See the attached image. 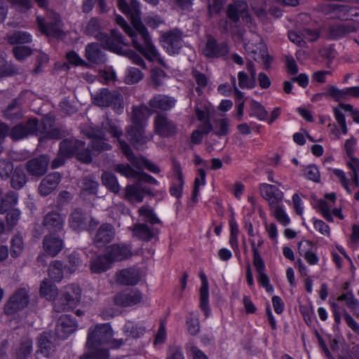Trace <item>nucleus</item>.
Returning <instances> with one entry per match:
<instances>
[{
	"label": "nucleus",
	"instance_id": "1",
	"mask_svg": "<svg viewBox=\"0 0 359 359\" xmlns=\"http://www.w3.org/2000/svg\"><path fill=\"white\" fill-rule=\"evenodd\" d=\"M102 130L91 126H86L81 132L87 137L92 139V147L95 151H104L111 149L104 139L105 132H108L113 137H116L118 146L127 159L138 170L147 169L153 173H158L159 168L142 156H135L130 146L124 140L120 139L123 133L118 126L111 120L107 119L102 123Z\"/></svg>",
	"mask_w": 359,
	"mask_h": 359
},
{
	"label": "nucleus",
	"instance_id": "2",
	"mask_svg": "<svg viewBox=\"0 0 359 359\" xmlns=\"http://www.w3.org/2000/svg\"><path fill=\"white\" fill-rule=\"evenodd\" d=\"M114 332L109 324L97 325L89 330L86 345L88 352L81 356L80 359H107V347L117 348L123 344V340L113 339Z\"/></svg>",
	"mask_w": 359,
	"mask_h": 359
},
{
	"label": "nucleus",
	"instance_id": "3",
	"mask_svg": "<svg viewBox=\"0 0 359 359\" xmlns=\"http://www.w3.org/2000/svg\"><path fill=\"white\" fill-rule=\"evenodd\" d=\"M121 29L131 38L133 47L147 60L157 62L166 67L163 60L152 43L150 36L143 24H119Z\"/></svg>",
	"mask_w": 359,
	"mask_h": 359
},
{
	"label": "nucleus",
	"instance_id": "4",
	"mask_svg": "<svg viewBox=\"0 0 359 359\" xmlns=\"http://www.w3.org/2000/svg\"><path fill=\"white\" fill-rule=\"evenodd\" d=\"M41 294L50 301H54L56 312L69 311L75 307L81 300V290L76 285H70L65 288L61 297L56 299L57 288L48 280H43L40 288Z\"/></svg>",
	"mask_w": 359,
	"mask_h": 359
},
{
	"label": "nucleus",
	"instance_id": "5",
	"mask_svg": "<svg viewBox=\"0 0 359 359\" xmlns=\"http://www.w3.org/2000/svg\"><path fill=\"white\" fill-rule=\"evenodd\" d=\"M231 34L236 39H242L244 42V47L249 55L255 61L262 62L264 69L270 68L273 57L269 54L266 44L258 34L249 32L250 39L245 42L244 30L241 24H233L232 26Z\"/></svg>",
	"mask_w": 359,
	"mask_h": 359
},
{
	"label": "nucleus",
	"instance_id": "6",
	"mask_svg": "<svg viewBox=\"0 0 359 359\" xmlns=\"http://www.w3.org/2000/svg\"><path fill=\"white\" fill-rule=\"evenodd\" d=\"M100 24H87L86 32L88 34L93 36L100 41L105 48L118 53L121 50L124 44L123 37L115 29H112L111 35L100 30Z\"/></svg>",
	"mask_w": 359,
	"mask_h": 359
},
{
	"label": "nucleus",
	"instance_id": "7",
	"mask_svg": "<svg viewBox=\"0 0 359 359\" xmlns=\"http://www.w3.org/2000/svg\"><path fill=\"white\" fill-rule=\"evenodd\" d=\"M93 103L100 107H111L116 113L121 114L123 111V99L117 90L102 88L92 95Z\"/></svg>",
	"mask_w": 359,
	"mask_h": 359
},
{
	"label": "nucleus",
	"instance_id": "8",
	"mask_svg": "<svg viewBox=\"0 0 359 359\" xmlns=\"http://www.w3.org/2000/svg\"><path fill=\"white\" fill-rule=\"evenodd\" d=\"M62 152L69 154V156L74 155L79 161L85 163L92 161L90 151L81 140L67 139L62 141Z\"/></svg>",
	"mask_w": 359,
	"mask_h": 359
},
{
	"label": "nucleus",
	"instance_id": "9",
	"mask_svg": "<svg viewBox=\"0 0 359 359\" xmlns=\"http://www.w3.org/2000/svg\"><path fill=\"white\" fill-rule=\"evenodd\" d=\"M342 109L351 112L354 111L352 105L348 104H339V107H335L334 109V115L338 126L336 124L330 123L328 127L330 128L331 133L334 135V139L336 140L341 138L340 130L344 135H346L348 133V127Z\"/></svg>",
	"mask_w": 359,
	"mask_h": 359
},
{
	"label": "nucleus",
	"instance_id": "10",
	"mask_svg": "<svg viewBox=\"0 0 359 359\" xmlns=\"http://www.w3.org/2000/svg\"><path fill=\"white\" fill-rule=\"evenodd\" d=\"M155 133L163 137H168L176 135L178 133L177 124L169 119L168 117L162 114H158L154 121Z\"/></svg>",
	"mask_w": 359,
	"mask_h": 359
},
{
	"label": "nucleus",
	"instance_id": "11",
	"mask_svg": "<svg viewBox=\"0 0 359 359\" xmlns=\"http://www.w3.org/2000/svg\"><path fill=\"white\" fill-rule=\"evenodd\" d=\"M250 243L253 252V264L258 273L257 280L262 286L266 288V290L268 292H272L273 287L270 284L269 278L265 273V265L264 261L259 255L257 248L255 246V241H250Z\"/></svg>",
	"mask_w": 359,
	"mask_h": 359
},
{
	"label": "nucleus",
	"instance_id": "12",
	"mask_svg": "<svg viewBox=\"0 0 359 359\" xmlns=\"http://www.w3.org/2000/svg\"><path fill=\"white\" fill-rule=\"evenodd\" d=\"M115 305L121 307H130L140 304L142 300V294L138 290L126 289L116 293L114 298Z\"/></svg>",
	"mask_w": 359,
	"mask_h": 359
},
{
	"label": "nucleus",
	"instance_id": "13",
	"mask_svg": "<svg viewBox=\"0 0 359 359\" xmlns=\"http://www.w3.org/2000/svg\"><path fill=\"white\" fill-rule=\"evenodd\" d=\"M161 41L170 55L177 54L182 47V33L177 29L163 33L161 36Z\"/></svg>",
	"mask_w": 359,
	"mask_h": 359
},
{
	"label": "nucleus",
	"instance_id": "14",
	"mask_svg": "<svg viewBox=\"0 0 359 359\" xmlns=\"http://www.w3.org/2000/svg\"><path fill=\"white\" fill-rule=\"evenodd\" d=\"M28 302L26 290L20 289L9 298L4 306V311L6 314L15 313L27 306Z\"/></svg>",
	"mask_w": 359,
	"mask_h": 359
},
{
	"label": "nucleus",
	"instance_id": "15",
	"mask_svg": "<svg viewBox=\"0 0 359 359\" xmlns=\"http://www.w3.org/2000/svg\"><path fill=\"white\" fill-rule=\"evenodd\" d=\"M146 126L147 125H131L128 127L126 136L133 145H142L153 138L152 134H146Z\"/></svg>",
	"mask_w": 359,
	"mask_h": 359
},
{
	"label": "nucleus",
	"instance_id": "16",
	"mask_svg": "<svg viewBox=\"0 0 359 359\" xmlns=\"http://www.w3.org/2000/svg\"><path fill=\"white\" fill-rule=\"evenodd\" d=\"M226 15L233 22H237L242 18L243 21L248 22L249 14L247 2L245 0H233V3L228 6Z\"/></svg>",
	"mask_w": 359,
	"mask_h": 359
},
{
	"label": "nucleus",
	"instance_id": "17",
	"mask_svg": "<svg viewBox=\"0 0 359 359\" xmlns=\"http://www.w3.org/2000/svg\"><path fill=\"white\" fill-rule=\"evenodd\" d=\"M105 258L111 264L128 259L132 255L131 248L125 244H113L105 250Z\"/></svg>",
	"mask_w": 359,
	"mask_h": 359
},
{
	"label": "nucleus",
	"instance_id": "18",
	"mask_svg": "<svg viewBox=\"0 0 359 359\" xmlns=\"http://www.w3.org/2000/svg\"><path fill=\"white\" fill-rule=\"evenodd\" d=\"M260 194L266 200L271 208L280 205L283 198V193L276 186L262 184L259 187Z\"/></svg>",
	"mask_w": 359,
	"mask_h": 359
},
{
	"label": "nucleus",
	"instance_id": "19",
	"mask_svg": "<svg viewBox=\"0 0 359 359\" xmlns=\"http://www.w3.org/2000/svg\"><path fill=\"white\" fill-rule=\"evenodd\" d=\"M90 220V226L97 225V222L83 212L82 210L76 208L69 215V226L74 231H82L86 228L87 222Z\"/></svg>",
	"mask_w": 359,
	"mask_h": 359
},
{
	"label": "nucleus",
	"instance_id": "20",
	"mask_svg": "<svg viewBox=\"0 0 359 359\" xmlns=\"http://www.w3.org/2000/svg\"><path fill=\"white\" fill-rule=\"evenodd\" d=\"M117 283L122 285H135L141 280L138 269L130 267L118 271L115 275Z\"/></svg>",
	"mask_w": 359,
	"mask_h": 359
},
{
	"label": "nucleus",
	"instance_id": "21",
	"mask_svg": "<svg viewBox=\"0 0 359 359\" xmlns=\"http://www.w3.org/2000/svg\"><path fill=\"white\" fill-rule=\"evenodd\" d=\"M37 129V119H29L25 123H19L12 128L9 135L14 140H18L34 134Z\"/></svg>",
	"mask_w": 359,
	"mask_h": 359
},
{
	"label": "nucleus",
	"instance_id": "22",
	"mask_svg": "<svg viewBox=\"0 0 359 359\" xmlns=\"http://www.w3.org/2000/svg\"><path fill=\"white\" fill-rule=\"evenodd\" d=\"M119 9L124 13L130 22H142L140 4L137 0H130L128 4L126 0H117Z\"/></svg>",
	"mask_w": 359,
	"mask_h": 359
},
{
	"label": "nucleus",
	"instance_id": "23",
	"mask_svg": "<svg viewBox=\"0 0 359 359\" xmlns=\"http://www.w3.org/2000/svg\"><path fill=\"white\" fill-rule=\"evenodd\" d=\"M228 52L226 43H217L212 36H207V41L203 48V53L208 57H218L224 55Z\"/></svg>",
	"mask_w": 359,
	"mask_h": 359
},
{
	"label": "nucleus",
	"instance_id": "24",
	"mask_svg": "<svg viewBox=\"0 0 359 359\" xmlns=\"http://www.w3.org/2000/svg\"><path fill=\"white\" fill-rule=\"evenodd\" d=\"M77 324L68 316H62L57 320L55 327V335L60 339H67L76 331Z\"/></svg>",
	"mask_w": 359,
	"mask_h": 359
},
{
	"label": "nucleus",
	"instance_id": "25",
	"mask_svg": "<svg viewBox=\"0 0 359 359\" xmlns=\"http://www.w3.org/2000/svg\"><path fill=\"white\" fill-rule=\"evenodd\" d=\"M64 222V217L61 214L53 211L44 216L43 226L50 234H53L62 230Z\"/></svg>",
	"mask_w": 359,
	"mask_h": 359
},
{
	"label": "nucleus",
	"instance_id": "26",
	"mask_svg": "<svg viewBox=\"0 0 359 359\" xmlns=\"http://www.w3.org/2000/svg\"><path fill=\"white\" fill-rule=\"evenodd\" d=\"M115 236V230L109 224H104L97 229L94 236V243L97 248H102L110 243Z\"/></svg>",
	"mask_w": 359,
	"mask_h": 359
},
{
	"label": "nucleus",
	"instance_id": "27",
	"mask_svg": "<svg viewBox=\"0 0 359 359\" xmlns=\"http://www.w3.org/2000/svg\"><path fill=\"white\" fill-rule=\"evenodd\" d=\"M50 159L45 155L34 158L27 163V170L33 176H41L46 173Z\"/></svg>",
	"mask_w": 359,
	"mask_h": 359
},
{
	"label": "nucleus",
	"instance_id": "28",
	"mask_svg": "<svg viewBox=\"0 0 359 359\" xmlns=\"http://www.w3.org/2000/svg\"><path fill=\"white\" fill-rule=\"evenodd\" d=\"M61 180L59 172H55L48 175L40 183L39 191L42 196L50 194L56 189Z\"/></svg>",
	"mask_w": 359,
	"mask_h": 359
},
{
	"label": "nucleus",
	"instance_id": "29",
	"mask_svg": "<svg viewBox=\"0 0 359 359\" xmlns=\"http://www.w3.org/2000/svg\"><path fill=\"white\" fill-rule=\"evenodd\" d=\"M43 246L48 255L55 257L63 248L64 242L60 238L50 234L43 238Z\"/></svg>",
	"mask_w": 359,
	"mask_h": 359
},
{
	"label": "nucleus",
	"instance_id": "30",
	"mask_svg": "<svg viewBox=\"0 0 359 359\" xmlns=\"http://www.w3.org/2000/svg\"><path fill=\"white\" fill-rule=\"evenodd\" d=\"M25 94V93H21L8 105L4 112L6 118L13 121L22 117L23 112L21 109V105L23 104L22 97Z\"/></svg>",
	"mask_w": 359,
	"mask_h": 359
},
{
	"label": "nucleus",
	"instance_id": "31",
	"mask_svg": "<svg viewBox=\"0 0 359 359\" xmlns=\"http://www.w3.org/2000/svg\"><path fill=\"white\" fill-rule=\"evenodd\" d=\"M176 100L165 95H156L149 100V106L153 109L168 111L174 107Z\"/></svg>",
	"mask_w": 359,
	"mask_h": 359
},
{
	"label": "nucleus",
	"instance_id": "32",
	"mask_svg": "<svg viewBox=\"0 0 359 359\" xmlns=\"http://www.w3.org/2000/svg\"><path fill=\"white\" fill-rule=\"evenodd\" d=\"M50 338L51 334L49 332H44L38 339L39 351H37V353H40L47 358L52 356L55 351V345L50 341Z\"/></svg>",
	"mask_w": 359,
	"mask_h": 359
},
{
	"label": "nucleus",
	"instance_id": "33",
	"mask_svg": "<svg viewBox=\"0 0 359 359\" xmlns=\"http://www.w3.org/2000/svg\"><path fill=\"white\" fill-rule=\"evenodd\" d=\"M86 57L93 63L98 64L105 61V56L97 43H90L86 47Z\"/></svg>",
	"mask_w": 359,
	"mask_h": 359
},
{
	"label": "nucleus",
	"instance_id": "34",
	"mask_svg": "<svg viewBox=\"0 0 359 359\" xmlns=\"http://www.w3.org/2000/svg\"><path fill=\"white\" fill-rule=\"evenodd\" d=\"M174 172L175 178L170 189V193L172 196L179 198L182 196V188L184 185V178L180 166L178 163L174 165Z\"/></svg>",
	"mask_w": 359,
	"mask_h": 359
},
{
	"label": "nucleus",
	"instance_id": "35",
	"mask_svg": "<svg viewBox=\"0 0 359 359\" xmlns=\"http://www.w3.org/2000/svg\"><path fill=\"white\" fill-rule=\"evenodd\" d=\"M200 278L202 281L200 289V307L204 312L205 317H208L210 314V309L208 306V282L206 276L201 273Z\"/></svg>",
	"mask_w": 359,
	"mask_h": 359
},
{
	"label": "nucleus",
	"instance_id": "36",
	"mask_svg": "<svg viewBox=\"0 0 359 359\" xmlns=\"http://www.w3.org/2000/svg\"><path fill=\"white\" fill-rule=\"evenodd\" d=\"M146 330V327L142 324L135 323L133 321H127L123 328L126 337L134 339L143 336Z\"/></svg>",
	"mask_w": 359,
	"mask_h": 359
},
{
	"label": "nucleus",
	"instance_id": "37",
	"mask_svg": "<svg viewBox=\"0 0 359 359\" xmlns=\"http://www.w3.org/2000/svg\"><path fill=\"white\" fill-rule=\"evenodd\" d=\"M147 189L139 186L129 185L125 189V198L131 203H140L143 201Z\"/></svg>",
	"mask_w": 359,
	"mask_h": 359
},
{
	"label": "nucleus",
	"instance_id": "38",
	"mask_svg": "<svg viewBox=\"0 0 359 359\" xmlns=\"http://www.w3.org/2000/svg\"><path fill=\"white\" fill-rule=\"evenodd\" d=\"M6 40L11 45L29 43L32 41L30 34L24 31H13L7 34Z\"/></svg>",
	"mask_w": 359,
	"mask_h": 359
},
{
	"label": "nucleus",
	"instance_id": "39",
	"mask_svg": "<svg viewBox=\"0 0 359 359\" xmlns=\"http://www.w3.org/2000/svg\"><path fill=\"white\" fill-rule=\"evenodd\" d=\"M311 247V243L309 241H304L299 243L298 250L308 264L314 265L318 263V257L314 252L310 250Z\"/></svg>",
	"mask_w": 359,
	"mask_h": 359
},
{
	"label": "nucleus",
	"instance_id": "40",
	"mask_svg": "<svg viewBox=\"0 0 359 359\" xmlns=\"http://www.w3.org/2000/svg\"><path fill=\"white\" fill-rule=\"evenodd\" d=\"M330 29V34L333 37H341L347 34L354 32L358 27L353 24H332Z\"/></svg>",
	"mask_w": 359,
	"mask_h": 359
},
{
	"label": "nucleus",
	"instance_id": "41",
	"mask_svg": "<svg viewBox=\"0 0 359 359\" xmlns=\"http://www.w3.org/2000/svg\"><path fill=\"white\" fill-rule=\"evenodd\" d=\"M111 264V262L106 259L104 254V256H98L91 261L90 270L92 273H101L109 269Z\"/></svg>",
	"mask_w": 359,
	"mask_h": 359
},
{
	"label": "nucleus",
	"instance_id": "42",
	"mask_svg": "<svg viewBox=\"0 0 359 359\" xmlns=\"http://www.w3.org/2000/svg\"><path fill=\"white\" fill-rule=\"evenodd\" d=\"M133 231L135 236L146 241L151 240L155 236L154 230L144 224H136Z\"/></svg>",
	"mask_w": 359,
	"mask_h": 359
},
{
	"label": "nucleus",
	"instance_id": "43",
	"mask_svg": "<svg viewBox=\"0 0 359 359\" xmlns=\"http://www.w3.org/2000/svg\"><path fill=\"white\" fill-rule=\"evenodd\" d=\"M147 107L144 105L134 106L132 109L131 123L132 125H147L145 119V113Z\"/></svg>",
	"mask_w": 359,
	"mask_h": 359
},
{
	"label": "nucleus",
	"instance_id": "44",
	"mask_svg": "<svg viewBox=\"0 0 359 359\" xmlns=\"http://www.w3.org/2000/svg\"><path fill=\"white\" fill-rule=\"evenodd\" d=\"M53 126L54 119L50 116H45L40 123L37 122V129L34 133L40 135V142L43 140L45 137L47 136V134Z\"/></svg>",
	"mask_w": 359,
	"mask_h": 359
},
{
	"label": "nucleus",
	"instance_id": "45",
	"mask_svg": "<svg viewBox=\"0 0 359 359\" xmlns=\"http://www.w3.org/2000/svg\"><path fill=\"white\" fill-rule=\"evenodd\" d=\"M230 121L228 118H218L214 121L213 132L218 137L227 135L230 131Z\"/></svg>",
	"mask_w": 359,
	"mask_h": 359
},
{
	"label": "nucleus",
	"instance_id": "46",
	"mask_svg": "<svg viewBox=\"0 0 359 359\" xmlns=\"http://www.w3.org/2000/svg\"><path fill=\"white\" fill-rule=\"evenodd\" d=\"M59 24H39V29L42 34L57 38H62L65 33L58 26Z\"/></svg>",
	"mask_w": 359,
	"mask_h": 359
},
{
	"label": "nucleus",
	"instance_id": "47",
	"mask_svg": "<svg viewBox=\"0 0 359 359\" xmlns=\"http://www.w3.org/2000/svg\"><path fill=\"white\" fill-rule=\"evenodd\" d=\"M102 182L107 189L114 194H117L120 190V186L116 177L111 172H104L102 175Z\"/></svg>",
	"mask_w": 359,
	"mask_h": 359
},
{
	"label": "nucleus",
	"instance_id": "48",
	"mask_svg": "<svg viewBox=\"0 0 359 359\" xmlns=\"http://www.w3.org/2000/svg\"><path fill=\"white\" fill-rule=\"evenodd\" d=\"M18 197L14 191H9L4 198H2L0 203V213H6L17 203Z\"/></svg>",
	"mask_w": 359,
	"mask_h": 359
},
{
	"label": "nucleus",
	"instance_id": "49",
	"mask_svg": "<svg viewBox=\"0 0 359 359\" xmlns=\"http://www.w3.org/2000/svg\"><path fill=\"white\" fill-rule=\"evenodd\" d=\"M63 264L60 261L55 260L48 267V276L55 281L60 282L63 278Z\"/></svg>",
	"mask_w": 359,
	"mask_h": 359
},
{
	"label": "nucleus",
	"instance_id": "50",
	"mask_svg": "<svg viewBox=\"0 0 359 359\" xmlns=\"http://www.w3.org/2000/svg\"><path fill=\"white\" fill-rule=\"evenodd\" d=\"M322 30L319 27H314L309 26L307 24L306 26H304L301 29V34L304 37V39L307 40L309 42H314L317 41L320 34Z\"/></svg>",
	"mask_w": 359,
	"mask_h": 359
},
{
	"label": "nucleus",
	"instance_id": "51",
	"mask_svg": "<svg viewBox=\"0 0 359 359\" xmlns=\"http://www.w3.org/2000/svg\"><path fill=\"white\" fill-rule=\"evenodd\" d=\"M333 205L325 200L320 199L317 201L316 208L323 215V217L329 222H333L334 219L332 216L331 209Z\"/></svg>",
	"mask_w": 359,
	"mask_h": 359
},
{
	"label": "nucleus",
	"instance_id": "52",
	"mask_svg": "<svg viewBox=\"0 0 359 359\" xmlns=\"http://www.w3.org/2000/svg\"><path fill=\"white\" fill-rule=\"evenodd\" d=\"M327 94L337 102L346 100L350 98L349 88L340 90L335 86H331L327 90Z\"/></svg>",
	"mask_w": 359,
	"mask_h": 359
},
{
	"label": "nucleus",
	"instance_id": "53",
	"mask_svg": "<svg viewBox=\"0 0 359 359\" xmlns=\"http://www.w3.org/2000/svg\"><path fill=\"white\" fill-rule=\"evenodd\" d=\"M191 75L197 84L196 90L198 94L201 95L203 93L202 89L208 86L209 79L205 74L200 72L196 69L192 70Z\"/></svg>",
	"mask_w": 359,
	"mask_h": 359
},
{
	"label": "nucleus",
	"instance_id": "54",
	"mask_svg": "<svg viewBox=\"0 0 359 359\" xmlns=\"http://www.w3.org/2000/svg\"><path fill=\"white\" fill-rule=\"evenodd\" d=\"M238 86L241 88L252 89L256 86V79L243 71L238 73Z\"/></svg>",
	"mask_w": 359,
	"mask_h": 359
},
{
	"label": "nucleus",
	"instance_id": "55",
	"mask_svg": "<svg viewBox=\"0 0 359 359\" xmlns=\"http://www.w3.org/2000/svg\"><path fill=\"white\" fill-rule=\"evenodd\" d=\"M27 182L26 175L22 168H17L11 180V186L15 189L22 188Z\"/></svg>",
	"mask_w": 359,
	"mask_h": 359
},
{
	"label": "nucleus",
	"instance_id": "56",
	"mask_svg": "<svg viewBox=\"0 0 359 359\" xmlns=\"http://www.w3.org/2000/svg\"><path fill=\"white\" fill-rule=\"evenodd\" d=\"M32 351V341L27 339L22 341L16 351L17 359H26Z\"/></svg>",
	"mask_w": 359,
	"mask_h": 359
},
{
	"label": "nucleus",
	"instance_id": "57",
	"mask_svg": "<svg viewBox=\"0 0 359 359\" xmlns=\"http://www.w3.org/2000/svg\"><path fill=\"white\" fill-rule=\"evenodd\" d=\"M138 212L141 217L145 218V219L151 224H158L160 222V220L156 217L152 208L148 205L141 207Z\"/></svg>",
	"mask_w": 359,
	"mask_h": 359
},
{
	"label": "nucleus",
	"instance_id": "58",
	"mask_svg": "<svg viewBox=\"0 0 359 359\" xmlns=\"http://www.w3.org/2000/svg\"><path fill=\"white\" fill-rule=\"evenodd\" d=\"M251 114L250 116L257 117L260 121H264L268 116V112L264 107L258 102L252 101L251 102Z\"/></svg>",
	"mask_w": 359,
	"mask_h": 359
},
{
	"label": "nucleus",
	"instance_id": "59",
	"mask_svg": "<svg viewBox=\"0 0 359 359\" xmlns=\"http://www.w3.org/2000/svg\"><path fill=\"white\" fill-rule=\"evenodd\" d=\"M143 78V74L140 69L135 67L128 69L125 76V81L128 84H133L139 82Z\"/></svg>",
	"mask_w": 359,
	"mask_h": 359
},
{
	"label": "nucleus",
	"instance_id": "60",
	"mask_svg": "<svg viewBox=\"0 0 359 359\" xmlns=\"http://www.w3.org/2000/svg\"><path fill=\"white\" fill-rule=\"evenodd\" d=\"M114 170L128 178L137 179L139 176L140 171L135 170L129 165L118 164L115 165Z\"/></svg>",
	"mask_w": 359,
	"mask_h": 359
},
{
	"label": "nucleus",
	"instance_id": "61",
	"mask_svg": "<svg viewBox=\"0 0 359 359\" xmlns=\"http://www.w3.org/2000/svg\"><path fill=\"white\" fill-rule=\"evenodd\" d=\"M11 256L13 257H18L24 249L22 238L20 236H15L11 239Z\"/></svg>",
	"mask_w": 359,
	"mask_h": 359
},
{
	"label": "nucleus",
	"instance_id": "62",
	"mask_svg": "<svg viewBox=\"0 0 359 359\" xmlns=\"http://www.w3.org/2000/svg\"><path fill=\"white\" fill-rule=\"evenodd\" d=\"M303 175L307 180L314 182H319L320 180V172L315 165H309L303 170Z\"/></svg>",
	"mask_w": 359,
	"mask_h": 359
},
{
	"label": "nucleus",
	"instance_id": "63",
	"mask_svg": "<svg viewBox=\"0 0 359 359\" xmlns=\"http://www.w3.org/2000/svg\"><path fill=\"white\" fill-rule=\"evenodd\" d=\"M13 53L18 60L22 61L32 54V50L26 46H18L13 48Z\"/></svg>",
	"mask_w": 359,
	"mask_h": 359
},
{
	"label": "nucleus",
	"instance_id": "64",
	"mask_svg": "<svg viewBox=\"0 0 359 359\" xmlns=\"http://www.w3.org/2000/svg\"><path fill=\"white\" fill-rule=\"evenodd\" d=\"M165 76V73L161 69H152L151 72V85L154 88H158L162 86Z\"/></svg>",
	"mask_w": 359,
	"mask_h": 359
}]
</instances>
